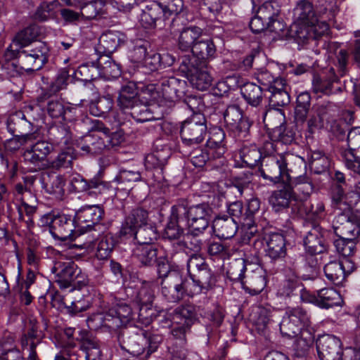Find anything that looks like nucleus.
I'll use <instances>...</instances> for the list:
<instances>
[{
    "label": "nucleus",
    "mask_w": 360,
    "mask_h": 360,
    "mask_svg": "<svg viewBox=\"0 0 360 360\" xmlns=\"http://www.w3.org/2000/svg\"><path fill=\"white\" fill-rule=\"evenodd\" d=\"M91 131L101 132L104 137L96 134H87L80 138L77 142V147L83 155H98L106 150H110L119 146L124 141L123 130L118 129L110 131L104 123L98 120L91 121Z\"/></svg>",
    "instance_id": "obj_1"
},
{
    "label": "nucleus",
    "mask_w": 360,
    "mask_h": 360,
    "mask_svg": "<svg viewBox=\"0 0 360 360\" xmlns=\"http://www.w3.org/2000/svg\"><path fill=\"white\" fill-rule=\"evenodd\" d=\"M117 340L123 350L135 356L144 355L143 358L147 359L157 350L162 337L135 328H125L118 333Z\"/></svg>",
    "instance_id": "obj_2"
},
{
    "label": "nucleus",
    "mask_w": 360,
    "mask_h": 360,
    "mask_svg": "<svg viewBox=\"0 0 360 360\" xmlns=\"http://www.w3.org/2000/svg\"><path fill=\"white\" fill-rule=\"evenodd\" d=\"M302 165V159L291 153L265 155L260 162L261 176L274 183H285L295 173L297 165Z\"/></svg>",
    "instance_id": "obj_3"
},
{
    "label": "nucleus",
    "mask_w": 360,
    "mask_h": 360,
    "mask_svg": "<svg viewBox=\"0 0 360 360\" xmlns=\"http://www.w3.org/2000/svg\"><path fill=\"white\" fill-rule=\"evenodd\" d=\"M337 63L334 68L324 70L322 75H316L312 79V89L316 94L321 93L330 96L342 92L341 86H336L340 82V78L348 73L349 53L345 49H341L336 56Z\"/></svg>",
    "instance_id": "obj_4"
},
{
    "label": "nucleus",
    "mask_w": 360,
    "mask_h": 360,
    "mask_svg": "<svg viewBox=\"0 0 360 360\" xmlns=\"http://www.w3.org/2000/svg\"><path fill=\"white\" fill-rule=\"evenodd\" d=\"M174 212L195 234H202L209 226L212 208L207 203L188 206L187 200L181 198L174 204Z\"/></svg>",
    "instance_id": "obj_5"
},
{
    "label": "nucleus",
    "mask_w": 360,
    "mask_h": 360,
    "mask_svg": "<svg viewBox=\"0 0 360 360\" xmlns=\"http://www.w3.org/2000/svg\"><path fill=\"white\" fill-rule=\"evenodd\" d=\"M161 293L169 302L177 303L185 296L193 297L202 293L178 271H172L167 278L162 279Z\"/></svg>",
    "instance_id": "obj_6"
},
{
    "label": "nucleus",
    "mask_w": 360,
    "mask_h": 360,
    "mask_svg": "<svg viewBox=\"0 0 360 360\" xmlns=\"http://www.w3.org/2000/svg\"><path fill=\"white\" fill-rule=\"evenodd\" d=\"M49 51L46 44L40 41L20 49H8L11 56L17 58L20 68L27 72L37 71L42 68L48 61Z\"/></svg>",
    "instance_id": "obj_7"
},
{
    "label": "nucleus",
    "mask_w": 360,
    "mask_h": 360,
    "mask_svg": "<svg viewBox=\"0 0 360 360\" xmlns=\"http://www.w3.org/2000/svg\"><path fill=\"white\" fill-rule=\"evenodd\" d=\"M187 270L190 282L202 293H206L215 285V278L205 259L200 255L193 254L187 261Z\"/></svg>",
    "instance_id": "obj_8"
},
{
    "label": "nucleus",
    "mask_w": 360,
    "mask_h": 360,
    "mask_svg": "<svg viewBox=\"0 0 360 360\" xmlns=\"http://www.w3.org/2000/svg\"><path fill=\"white\" fill-rule=\"evenodd\" d=\"M131 307L124 302L120 301L111 307L105 314H98L88 320L89 324L97 321L98 324L94 326L95 328L101 326L110 329H116L125 326L134 319Z\"/></svg>",
    "instance_id": "obj_9"
},
{
    "label": "nucleus",
    "mask_w": 360,
    "mask_h": 360,
    "mask_svg": "<svg viewBox=\"0 0 360 360\" xmlns=\"http://www.w3.org/2000/svg\"><path fill=\"white\" fill-rule=\"evenodd\" d=\"M179 70L184 73L192 86L200 90H207L212 84V77L207 70V65L196 63L195 57H181Z\"/></svg>",
    "instance_id": "obj_10"
},
{
    "label": "nucleus",
    "mask_w": 360,
    "mask_h": 360,
    "mask_svg": "<svg viewBox=\"0 0 360 360\" xmlns=\"http://www.w3.org/2000/svg\"><path fill=\"white\" fill-rule=\"evenodd\" d=\"M206 132L205 117L200 113H196L182 122L180 135L183 143L191 146L201 143Z\"/></svg>",
    "instance_id": "obj_11"
},
{
    "label": "nucleus",
    "mask_w": 360,
    "mask_h": 360,
    "mask_svg": "<svg viewBox=\"0 0 360 360\" xmlns=\"http://www.w3.org/2000/svg\"><path fill=\"white\" fill-rule=\"evenodd\" d=\"M224 122L227 129L238 139H244L249 134L251 126L247 117H243L238 106H229L224 114Z\"/></svg>",
    "instance_id": "obj_12"
},
{
    "label": "nucleus",
    "mask_w": 360,
    "mask_h": 360,
    "mask_svg": "<svg viewBox=\"0 0 360 360\" xmlns=\"http://www.w3.org/2000/svg\"><path fill=\"white\" fill-rule=\"evenodd\" d=\"M266 283V271L256 263L250 264L241 283L243 289L252 295H258L264 289Z\"/></svg>",
    "instance_id": "obj_13"
},
{
    "label": "nucleus",
    "mask_w": 360,
    "mask_h": 360,
    "mask_svg": "<svg viewBox=\"0 0 360 360\" xmlns=\"http://www.w3.org/2000/svg\"><path fill=\"white\" fill-rule=\"evenodd\" d=\"M79 231L75 217L65 214H56V219L51 231L55 238L65 241L68 239L73 240Z\"/></svg>",
    "instance_id": "obj_14"
},
{
    "label": "nucleus",
    "mask_w": 360,
    "mask_h": 360,
    "mask_svg": "<svg viewBox=\"0 0 360 360\" xmlns=\"http://www.w3.org/2000/svg\"><path fill=\"white\" fill-rule=\"evenodd\" d=\"M316 349L321 360H340L342 342L339 338L331 335H323L316 340Z\"/></svg>",
    "instance_id": "obj_15"
},
{
    "label": "nucleus",
    "mask_w": 360,
    "mask_h": 360,
    "mask_svg": "<svg viewBox=\"0 0 360 360\" xmlns=\"http://www.w3.org/2000/svg\"><path fill=\"white\" fill-rule=\"evenodd\" d=\"M333 229L338 237L355 240L360 236V222L359 219L352 220L349 215L339 213L333 221Z\"/></svg>",
    "instance_id": "obj_16"
},
{
    "label": "nucleus",
    "mask_w": 360,
    "mask_h": 360,
    "mask_svg": "<svg viewBox=\"0 0 360 360\" xmlns=\"http://www.w3.org/2000/svg\"><path fill=\"white\" fill-rule=\"evenodd\" d=\"M56 282L63 288H68L73 283V278L80 274V268L72 261L56 262L51 268Z\"/></svg>",
    "instance_id": "obj_17"
},
{
    "label": "nucleus",
    "mask_w": 360,
    "mask_h": 360,
    "mask_svg": "<svg viewBox=\"0 0 360 360\" xmlns=\"http://www.w3.org/2000/svg\"><path fill=\"white\" fill-rule=\"evenodd\" d=\"M149 217L148 212L141 207L133 208L123 221L120 234L121 236L131 237L134 230L146 225Z\"/></svg>",
    "instance_id": "obj_18"
},
{
    "label": "nucleus",
    "mask_w": 360,
    "mask_h": 360,
    "mask_svg": "<svg viewBox=\"0 0 360 360\" xmlns=\"http://www.w3.org/2000/svg\"><path fill=\"white\" fill-rule=\"evenodd\" d=\"M71 76L72 75L70 68H65L59 70L47 86L42 89L41 94L37 98V103L41 104L60 91L66 89Z\"/></svg>",
    "instance_id": "obj_19"
},
{
    "label": "nucleus",
    "mask_w": 360,
    "mask_h": 360,
    "mask_svg": "<svg viewBox=\"0 0 360 360\" xmlns=\"http://www.w3.org/2000/svg\"><path fill=\"white\" fill-rule=\"evenodd\" d=\"M103 215L104 210L99 205H89L79 210L75 216L79 231L90 230L99 224Z\"/></svg>",
    "instance_id": "obj_20"
},
{
    "label": "nucleus",
    "mask_w": 360,
    "mask_h": 360,
    "mask_svg": "<svg viewBox=\"0 0 360 360\" xmlns=\"http://www.w3.org/2000/svg\"><path fill=\"white\" fill-rule=\"evenodd\" d=\"M305 168V163L302 159V165L299 163L297 165L295 173H292L290 179L285 184L295 192L309 196L312 193L314 186L310 179L304 175Z\"/></svg>",
    "instance_id": "obj_21"
},
{
    "label": "nucleus",
    "mask_w": 360,
    "mask_h": 360,
    "mask_svg": "<svg viewBox=\"0 0 360 360\" xmlns=\"http://www.w3.org/2000/svg\"><path fill=\"white\" fill-rule=\"evenodd\" d=\"M162 96L165 100L174 102L186 94L187 83L185 80L174 77L164 78L161 82Z\"/></svg>",
    "instance_id": "obj_22"
},
{
    "label": "nucleus",
    "mask_w": 360,
    "mask_h": 360,
    "mask_svg": "<svg viewBox=\"0 0 360 360\" xmlns=\"http://www.w3.org/2000/svg\"><path fill=\"white\" fill-rule=\"evenodd\" d=\"M76 340L84 352V360H101L102 352L98 340L86 330H78Z\"/></svg>",
    "instance_id": "obj_23"
},
{
    "label": "nucleus",
    "mask_w": 360,
    "mask_h": 360,
    "mask_svg": "<svg viewBox=\"0 0 360 360\" xmlns=\"http://www.w3.org/2000/svg\"><path fill=\"white\" fill-rule=\"evenodd\" d=\"M212 227L214 235L221 239L233 238L238 229L236 220L224 214L215 217Z\"/></svg>",
    "instance_id": "obj_24"
},
{
    "label": "nucleus",
    "mask_w": 360,
    "mask_h": 360,
    "mask_svg": "<svg viewBox=\"0 0 360 360\" xmlns=\"http://www.w3.org/2000/svg\"><path fill=\"white\" fill-rule=\"evenodd\" d=\"M304 245L311 255L321 254L327 249L323 233L319 226H314L304 238Z\"/></svg>",
    "instance_id": "obj_25"
},
{
    "label": "nucleus",
    "mask_w": 360,
    "mask_h": 360,
    "mask_svg": "<svg viewBox=\"0 0 360 360\" xmlns=\"http://www.w3.org/2000/svg\"><path fill=\"white\" fill-rule=\"evenodd\" d=\"M53 150L51 143L46 141H39L35 143L30 149H27L23 157L25 162L38 166L44 161Z\"/></svg>",
    "instance_id": "obj_26"
},
{
    "label": "nucleus",
    "mask_w": 360,
    "mask_h": 360,
    "mask_svg": "<svg viewBox=\"0 0 360 360\" xmlns=\"http://www.w3.org/2000/svg\"><path fill=\"white\" fill-rule=\"evenodd\" d=\"M265 240L266 244V255L271 260H278L285 256V240L282 234L271 233L266 236Z\"/></svg>",
    "instance_id": "obj_27"
},
{
    "label": "nucleus",
    "mask_w": 360,
    "mask_h": 360,
    "mask_svg": "<svg viewBox=\"0 0 360 360\" xmlns=\"http://www.w3.org/2000/svg\"><path fill=\"white\" fill-rule=\"evenodd\" d=\"M125 41L124 34L119 31L109 30L101 36L98 49L99 52L109 55L115 51Z\"/></svg>",
    "instance_id": "obj_28"
},
{
    "label": "nucleus",
    "mask_w": 360,
    "mask_h": 360,
    "mask_svg": "<svg viewBox=\"0 0 360 360\" xmlns=\"http://www.w3.org/2000/svg\"><path fill=\"white\" fill-rule=\"evenodd\" d=\"M311 302L321 308L329 309L342 306L343 300L336 290L332 288H326L317 291Z\"/></svg>",
    "instance_id": "obj_29"
},
{
    "label": "nucleus",
    "mask_w": 360,
    "mask_h": 360,
    "mask_svg": "<svg viewBox=\"0 0 360 360\" xmlns=\"http://www.w3.org/2000/svg\"><path fill=\"white\" fill-rule=\"evenodd\" d=\"M356 198V193L349 192L345 193L341 185L334 186L330 192L331 206L333 209L340 211V213L348 212L351 207L352 199Z\"/></svg>",
    "instance_id": "obj_30"
},
{
    "label": "nucleus",
    "mask_w": 360,
    "mask_h": 360,
    "mask_svg": "<svg viewBox=\"0 0 360 360\" xmlns=\"http://www.w3.org/2000/svg\"><path fill=\"white\" fill-rule=\"evenodd\" d=\"M192 54L184 56L183 57H195L196 63L201 65H206V60L213 58L216 52V47L211 39H198L191 51Z\"/></svg>",
    "instance_id": "obj_31"
},
{
    "label": "nucleus",
    "mask_w": 360,
    "mask_h": 360,
    "mask_svg": "<svg viewBox=\"0 0 360 360\" xmlns=\"http://www.w3.org/2000/svg\"><path fill=\"white\" fill-rule=\"evenodd\" d=\"M225 136V132L222 129L216 127L212 129L206 146L213 158H221L226 153Z\"/></svg>",
    "instance_id": "obj_32"
},
{
    "label": "nucleus",
    "mask_w": 360,
    "mask_h": 360,
    "mask_svg": "<svg viewBox=\"0 0 360 360\" xmlns=\"http://www.w3.org/2000/svg\"><path fill=\"white\" fill-rule=\"evenodd\" d=\"M348 148L342 152V156L345 159V163L347 168L349 165V160L352 165H356V162L360 163V157L354 153L355 150L360 148V127L352 128L347 136Z\"/></svg>",
    "instance_id": "obj_33"
},
{
    "label": "nucleus",
    "mask_w": 360,
    "mask_h": 360,
    "mask_svg": "<svg viewBox=\"0 0 360 360\" xmlns=\"http://www.w3.org/2000/svg\"><path fill=\"white\" fill-rule=\"evenodd\" d=\"M41 33V28L36 24L30 25L18 32L14 39L13 44L8 48L12 49L13 46L18 49L31 46L32 41H35Z\"/></svg>",
    "instance_id": "obj_34"
},
{
    "label": "nucleus",
    "mask_w": 360,
    "mask_h": 360,
    "mask_svg": "<svg viewBox=\"0 0 360 360\" xmlns=\"http://www.w3.org/2000/svg\"><path fill=\"white\" fill-rule=\"evenodd\" d=\"M132 257L143 266H151L155 264L158 249L155 245H136L133 249Z\"/></svg>",
    "instance_id": "obj_35"
},
{
    "label": "nucleus",
    "mask_w": 360,
    "mask_h": 360,
    "mask_svg": "<svg viewBox=\"0 0 360 360\" xmlns=\"http://www.w3.org/2000/svg\"><path fill=\"white\" fill-rule=\"evenodd\" d=\"M202 34V30L197 26L184 27L180 32L178 47L183 51H192Z\"/></svg>",
    "instance_id": "obj_36"
},
{
    "label": "nucleus",
    "mask_w": 360,
    "mask_h": 360,
    "mask_svg": "<svg viewBox=\"0 0 360 360\" xmlns=\"http://www.w3.org/2000/svg\"><path fill=\"white\" fill-rule=\"evenodd\" d=\"M329 30V25L326 22H316L314 24H309L307 27L301 28L297 31L296 37L302 42L307 41L309 39L318 40L322 36L327 34Z\"/></svg>",
    "instance_id": "obj_37"
},
{
    "label": "nucleus",
    "mask_w": 360,
    "mask_h": 360,
    "mask_svg": "<svg viewBox=\"0 0 360 360\" xmlns=\"http://www.w3.org/2000/svg\"><path fill=\"white\" fill-rule=\"evenodd\" d=\"M263 122L265 127L275 132L281 133L282 127L285 126V117L283 110L272 108L263 112Z\"/></svg>",
    "instance_id": "obj_38"
},
{
    "label": "nucleus",
    "mask_w": 360,
    "mask_h": 360,
    "mask_svg": "<svg viewBox=\"0 0 360 360\" xmlns=\"http://www.w3.org/2000/svg\"><path fill=\"white\" fill-rule=\"evenodd\" d=\"M170 150L167 146L158 147L151 153L148 154L145 158V167L147 169H162L170 157Z\"/></svg>",
    "instance_id": "obj_39"
},
{
    "label": "nucleus",
    "mask_w": 360,
    "mask_h": 360,
    "mask_svg": "<svg viewBox=\"0 0 360 360\" xmlns=\"http://www.w3.org/2000/svg\"><path fill=\"white\" fill-rule=\"evenodd\" d=\"M269 105L273 108L283 107L290 102L289 93L286 90L285 80H280L276 82L274 89L269 91Z\"/></svg>",
    "instance_id": "obj_40"
},
{
    "label": "nucleus",
    "mask_w": 360,
    "mask_h": 360,
    "mask_svg": "<svg viewBox=\"0 0 360 360\" xmlns=\"http://www.w3.org/2000/svg\"><path fill=\"white\" fill-rule=\"evenodd\" d=\"M173 320L177 325L191 327L197 320L195 307L192 304H184L176 307L173 313Z\"/></svg>",
    "instance_id": "obj_41"
},
{
    "label": "nucleus",
    "mask_w": 360,
    "mask_h": 360,
    "mask_svg": "<svg viewBox=\"0 0 360 360\" xmlns=\"http://www.w3.org/2000/svg\"><path fill=\"white\" fill-rule=\"evenodd\" d=\"M295 15L300 22L309 25L317 22V17L312 4L307 0L300 1L295 8Z\"/></svg>",
    "instance_id": "obj_42"
},
{
    "label": "nucleus",
    "mask_w": 360,
    "mask_h": 360,
    "mask_svg": "<svg viewBox=\"0 0 360 360\" xmlns=\"http://www.w3.org/2000/svg\"><path fill=\"white\" fill-rule=\"evenodd\" d=\"M250 264L252 262H249L245 258H237L233 259L229 262L227 268L226 274L229 279L233 281H240L242 283Z\"/></svg>",
    "instance_id": "obj_43"
},
{
    "label": "nucleus",
    "mask_w": 360,
    "mask_h": 360,
    "mask_svg": "<svg viewBox=\"0 0 360 360\" xmlns=\"http://www.w3.org/2000/svg\"><path fill=\"white\" fill-rule=\"evenodd\" d=\"M70 71L75 79L85 82L96 79L100 75L96 61L82 64L75 70L70 68Z\"/></svg>",
    "instance_id": "obj_44"
},
{
    "label": "nucleus",
    "mask_w": 360,
    "mask_h": 360,
    "mask_svg": "<svg viewBox=\"0 0 360 360\" xmlns=\"http://www.w3.org/2000/svg\"><path fill=\"white\" fill-rule=\"evenodd\" d=\"M241 94L246 102L252 105L258 106L263 98V88L252 82H248L241 87Z\"/></svg>",
    "instance_id": "obj_45"
},
{
    "label": "nucleus",
    "mask_w": 360,
    "mask_h": 360,
    "mask_svg": "<svg viewBox=\"0 0 360 360\" xmlns=\"http://www.w3.org/2000/svg\"><path fill=\"white\" fill-rule=\"evenodd\" d=\"M187 226L180 221V218L175 214L174 205L172 207V213L169 221L165 229L164 236L169 240H176L184 233V230Z\"/></svg>",
    "instance_id": "obj_46"
},
{
    "label": "nucleus",
    "mask_w": 360,
    "mask_h": 360,
    "mask_svg": "<svg viewBox=\"0 0 360 360\" xmlns=\"http://www.w3.org/2000/svg\"><path fill=\"white\" fill-rule=\"evenodd\" d=\"M163 16L162 7L160 4L153 3L150 6H148L143 11L141 15V22L146 28H150L155 25L156 21L161 16Z\"/></svg>",
    "instance_id": "obj_47"
},
{
    "label": "nucleus",
    "mask_w": 360,
    "mask_h": 360,
    "mask_svg": "<svg viewBox=\"0 0 360 360\" xmlns=\"http://www.w3.org/2000/svg\"><path fill=\"white\" fill-rule=\"evenodd\" d=\"M131 237L137 241V245H154L158 235L156 229L147 224L135 229Z\"/></svg>",
    "instance_id": "obj_48"
},
{
    "label": "nucleus",
    "mask_w": 360,
    "mask_h": 360,
    "mask_svg": "<svg viewBox=\"0 0 360 360\" xmlns=\"http://www.w3.org/2000/svg\"><path fill=\"white\" fill-rule=\"evenodd\" d=\"M239 153L243 162L250 167L256 166L262 159L260 150L255 144L243 145Z\"/></svg>",
    "instance_id": "obj_49"
},
{
    "label": "nucleus",
    "mask_w": 360,
    "mask_h": 360,
    "mask_svg": "<svg viewBox=\"0 0 360 360\" xmlns=\"http://www.w3.org/2000/svg\"><path fill=\"white\" fill-rule=\"evenodd\" d=\"M292 198V193L288 189L275 191L269 198V203L276 212H279L289 207Z\"/></svg>",
    "instance_id": "obj_50"
},
{
    "label": "nucleus",
    "mask_w": 360,
    "mask_h": 360,
    "mask_svg": "<svg viewBox=\"0 0 360 360\" xmlns=\"http://www.w3.org/2000/svg\"><path fill=\"white\" fill-rule=\"evenodd\" d=\"M44 337V334L39 329V323L34 318L30 319L27 325V331L21 338V345L22 347L28 345L29 342L34 341L39 343Z\"/></svg>",
    "instance_id": "obj_51"
},
{
    "label": "nucleus",
    "mask_w": 360,
    "mask_h": 360,
    "mask_svg": "<svg viewBox=\"0 0 360 360\" xmlns=\"http://www.w3.org/2000/svg\"><path fill=\"white\" fill-rule=\"evenodd\" d=\"M48 115L52 118H62L66 120V115L71 112V108L66 105L60 98L51 99L46 105Z\"/></svg>",
    "instance_id": "obj_52"
},
{
    "label": "nucleus",
    "mask_w": 360,
    "mask_h": 360,
    "mask_svg": "<svg viewBox=\"0 0 360 360\" xmlns=\"http://www.w3.org/2000/svg\"><path fill=\"white\" fill-rule=\"evenodd\" d=\"M311 105V96L307 92L300 93L297 97L295 117L297 122H304Z\"/></svg>",
    "instance_id": "obj_53"
},
{
    "label": "nucleus",
    "mask_w": 360,
    "mask_h": 360,
    "mask_svg": "<svg viewBox=\"0 0 360 360\" xmlns=\"http://www.w3.org/2000/svg\"><path fill=\"white\" fill-rule=\"evenodd\" d=\"M127 114H129L136 122H144L157 118L150 106L141 101L135 105Z\"/></svg>",
    "instance_id": "obj_54"
},
{
    "label": "nucleus",
    "mask_w": 360,
    "mask_h": 360,
    "mask_svg": "<svg viewBox=\"0 0 360 360\" xmlns=\"http://www.w3.org/2000/svg\"><path fill=\"white\" fill-rule=\"evenodd\" d=\"M115 179L122 189L129 191L135 182L141 180V175L139 171L122 169Z\"/></svg>",
    "instance_id": "obj_55"
},
{
    "label": "nucleus",
    "mask_w": 360,
    "mask_h": 360,
    "mask_svg": "<svg viewBox=\"0 0 360 360\" xmlns=\"http://www.w3.org/2000/svg\"><path fill=\"white\" fill-rule=\"evenodd\" d=\"M338 261H331L324 266V273L328 280L335 285H340L345 280V271Z\"/></svg>",
    "instance_id": "obj_56"
},
{
    "label": "nucleus",
    "mask_w": 360,
    "mask_h": 360,
    "mask_svg": "<svg viewBox=\"0 0 360 360\" xmlns=\"http://www.w3.org/2000/svg\"><path fill=\"white\" fill-rule=\"evenodd\" d=\"M115 247V240L110 235L103 236L98 239L96 256L98 259H107Z\"/></svg>",
    "instance_id": "obj_57"
},
{
    "label": "nucleus",
    "mask_w": 360,
    "mask_h": 360,
    "mask_svg": "<svg viewBox=\"0 0 360 360\" xmlns=\"http://www.w3.org/2000/svg\"><path fill=\"white\" fill-rule=\"evenodd\" d=\"M307 330L298 324L297 320H292L287 316L283 317L280 323V330L283 336L288 338H295L303 330Z\"/></svg>",
    "instance_id": "obj_58"
},
{
    "label": "nucleus",
    "mask_w": 360,
    "mask_h": 360,
    "mask_svg": "<svg viewBox=\"0 0 360 360\" xmlns=\"http://www.w3.org/2000/svg\"><path fill=\"white\" fill-rule=\"evenodd\" d=\"M191 162L195 167H202L207 161L219 159L213 158L208 151V148L205 146V148L197 147L193 148L188 154Z\"/></svg>",
    "instance_id": "obj_59"
},
{
    "label": "nucleus",
    "mask_w": 360,
    "mask_h": 360,
    "mask_svg": "<svg viewBox=\"0 0 360 360\" xmlns=\"http://www.w3.org/2000/svg\"><path fill=\"white\" fill-rule=\"evenodd\" d=\"M260 208V201L258 198H252L249 200L245 213L243 224L250 230V233L252 234L257 230L255 229V214Z\"/></svg>",
    "instance_id": "obj_60"
},
{
    "label": "nucleus",
    "mask_w": 360,
    "mask_h": 360,
    "mask_svg": "<svg viewBox=\"0 0 360 360\" xmlns=\"http://www.w3.org/2000/svg\"><path fill=\"white\" fill-rule=\"evenodd\" d=\"M96 63L98 66V70L100 71V69H101L104 75L117 77L121 74L119 65L112 61L108 55L101 56L96 60Z\"/></svg>",
    "instance_id": "obj_61"
},
{
    "label": "nucleus",
    "mask_w": 360,
    "mask_h": 360,
    "mask_svg": "<svg viewBox=\"0 0 360 360\" xmlns=\"http://www.w3.org/2000/svg\"><path fill=\"white\" fill-rule=\"evenodd\" d=\"M280 13L279 6L276 1H270L264 2L257 10V14L260 18L267 22L274 20Z\"/></svg>",
    "instance_id": "obj_62"
},
{
    "label": "nucleus",
    "mask_w": 360,
    "mask_h": 360,
    "mask_svg": "<svg viewBox=\"0 0 360 360\" xmlns=\"http://www.w3.org/2000/svg\"><path fill=\"white\" fill-rule=\"evenodd\" d=\"M44 188L53 193H60L65 185V181L62 176L47 174L42 176Z\"/></svg>",
    "instance_id": "obj_63"
},
{
    "label": "nucleus",
    "mask_w": 360,
    "mask_h": 360,
    "mask_svg": "<svg viewBox=\"0 0 360 360\" xmlns=\"http://www.w3.org/2000/svg\"><path fill=\"white\" fill-rule=\"evenodd\" d=\"M285 315L292 320H297L298 324L304 328H308L311 324L310 317L307 311L301 307H288Z\"/></svg>",
    "instance_id": "obj_64"
}]
</instances>
